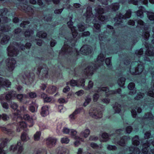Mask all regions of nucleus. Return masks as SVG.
<instances>
[{"instance_id": "obj_1", "label": "nucleus", "mask_w": 154, "mask_h": 154, "mask_svg": "<svg viewBox=\"0 0 154 154\" xmlns=\"http://www.w3.org/2000/svg\"><path fill=\"white\" fill-rule=\"evenodd\" d=\"M150 46H151L150 45ZM146 48V51L145 56H141L143 54V49L141 48L138 51H136L135 54L140 58L138 61H134L131 63V67L129 69H127V71L129 69L130 73L133 75H137L141 74L143 72L144 66L143 64L145 63L146 61H150V59L147 57L146 56H151L154 55V48L150 47Z\"/></svg>"}, {"instance_id": "obj_2", "label": "nucleus", "mask_w": 154, "mask_h": 154, "mask_svg": "<svg viewBox=\"0 0 154 154\" xmlns=\"http://www.w3.org/2000/svg\"><path fill=\"white\" fill-rule=\"evenodd\" d=\"M92 8L90 6L87 8L86 13L84 14V16L86 17V22L89 23L88 26H93V29L94 32H98L100 31V25L98 23L100 21L105 23L108 20V19L102 15L104 13V11L103 9L98 6L95 9L96 14L95 17L93 16L92 13Z\"/></svg>"}, {"instance_id": "obj_3", "label": "nucleus", "mask_w": 154, "mask_h": 154, "mask_svg": "<svg viewBox=\"0 0 154 154\" xmlns=\"http://www.w3.org/2000/svg\"><path fill=\"white\" fill-rule=\"evenodd\" d=\"M67 24L68 26L71 30L74 39H72V38H68L67 37L65 38L66 40L64 45L59 54L60 55L73 54V60L74 61L76 59V56L78 53V51H77L75 48H73L77 41V38H75L77 35L78 33L77 31L75 29V27L72 26L73 23L71 20L68 22Z\"/></svg>"}, {"instance_id": "obj_4", "label": "nucleus", "mask_w": 154, "mask_h": 154, "mask_svg": "<svg viewBox=\"0 0 154 154\" xmlns=\"http://www.w3.org/2000/svg\"><path fill=\"white\" fill-rule=\"evenodd\" d=\"M105 57L103 54H100L98 56L97 61H95V63L89 65L85 69V74L87 76L92 75L93 74L94 70L103 64Z\"/></svg>"}, {"instance_id": "obj_5", "label": "nucleus", "mask_w": 154, "mask_h": 154, "mask_svg": "<svg viewBox=\"0 0 154 154\" xmlns=\"http://www.w3.org/2000/svg\"><path fill=\"white\" fill-rule=\"evenodd\" d=\"M11 107L14 110L15 112L14 114L15 116V118H17L16 121L18 122L17 125L16 131L17 132H20L22 129H25L27 126V125L25 122L23 121H20L21 119V117L19 115L20 111L17 110L18 105L17 103L14 102H12L11 104Z\"/></svg>"}, {"instance_id": "obj_6", "label": "nucleus", "mask_w": 154, "mask_h": 154, "mask_svg": "<svg viewBox=\"0 0 154 154\" xmlns=\"http://www.w3.org/2000/svg\"><path fill=\"white\" fill-rule=\"evenodd\" d=\"M95 93L93 96V99L94 102L97 101L99 97V94L98 93L101 91H104L106 93V95L108 97L110 94H114L117 93L120 94L121 92V89L120 88L118 89L116 91H109V89L107 87H103L102 88H98L94 90Z\"/></svg>"}, {"instance_id": "obj_7", "label": "nucleus", "mask_w": 154, "mask_h": 154, "mask_svg": "<svg viewBox=\"0 0 154 154\" xmlns=\"http://www.w3.org/2000/svg\"><path fill=\"white\" fill-rule=\"evenodd\" d=\"M124 131V129H120L116 130L115 132L116 136H114V139L112 142L116 144L117 143L118 144L122 146H124L125 145V141L130 139L129 137L125 136L121 138L120 140L118 141V139L120 137Z\"/></svg>"}, {"instance_id": "obj_8", "label": "nucleus", "mask_w": 154, "mask_h": 154, "mask_svg": "<svg viewBox=\"0 0 154 154\" xmlns=\"http://www.w3.org/2000/svg\"><path fill=\"white\" fill-rule=\"evenodd\" d=\"M137 22V27L141 28L143 31H144L142 35V36L145 40H147L149 36V32L147 31H146L148 29V26L146 25L145 23L142 20H139Z\"/></svg>"}, {"instance_id": "obj_9", "label": "nucleus", "mask_w": 154, "mask_h": 154, "mask_svg": "<svg viewBox=\"0 0 154 154\" xmlns=\"http://www.w3.org/2000/svg\"><path fill=\"white\" fill-rule=\"evenodd\" d=\"M48 68L46 65L40 66L38 68L37 74L41 79L47 78L48 76Z\"/></svg>"}, {"instance_id": "obj_10", "label": "nucleus", "mask_w": 154, "mask_h": 154, "mask_svg": "<svg viewBox=\"0 0 154 154\" xmlns=\"http://www.w3.org/2000/svg\"><path fill=\"white\" fill-rule=\"evenodd\" d=\"M89 114L92 118L96 119L100 118L102 116L101 111L94 108L91 109L89 110Z\"/></svg>"}, {"instance_id": "obj_11", "label": "nucleus", "mask_w": 154, "mask_h": 154, "mask_svg": "<svg viewBox=\"0 0 154 154\" xmlns=\"http://www.w3.org/2000/svg\"><path fill=\"white\" fill-rule=\"evenodd\" d=\"M20 79L23 83L28 85L31 83L33 80V79L30 76L29 73H27L23 75H20Z\"/></svg>"}, {"instance_id": "obj_12", "label": "nucleus", "mask_w": 154, "mask_h": 154, "mask_svg": "<svg viewBox=\"0 0 154 154\" xmlns=\"http://www.w3.org/2000/svg\"><path fill=\"white\" fill-rule=\"evenodd\" d=\"M7 69L9 71H12L14 69L16 61L12 57L8 58L6 60Z\"/></svg>"}, {"instance_id": "obj_13", "label": "nucleus", "mask_w": 154, "mask_h": 154, "mask_svg": "<svg viewBox=\"0 0 154 154\" xmlns=\"http://www.w3.org/2000/svg\"><path fill=\"white\" fill-rule=\"evenodd\" d=\"M8 55L9 56H16L18 54L19 51L16 47L11 44L7 48Z\"/></svg>"}, {"instance_id": "obj_14", "label": "nucleus", "mask_w": 154, "mask_h": 154, "mask_svg": "<svg viewBox=\"0 0 154 154\" xmlns=\"http://www.w3.org/2000/svg\"><path fill=\"white\" fill-rule=\"evenodd\" d=\"M18 149L17 153H20L23 150V144L21 141L17 142V145H12L10 147V151H14Z\"/></svg>"}, {"instance_id": "obj_15", "label": "nucleus", "mask_w": 154, "mask_h": 154, "mask_svg": "<svg viewBox=\"0 0 154 154\" xmlns=\"http://www.w3.org/2000/svg\"><path fill=\"white\" fill-rule=\"evenodd\" d=\"M11 20L8 19L7 17H2V24H0V31H2L3 32H7L10 29L9 26H8L4 25L3 24V22L4 23H6L10 21Z\"/></svg>"}, {"instance_id": "obj_16", "label": "nucleus", "mask_w": 154, "mask_h": 154, "mask_svg": "<svg viewBox=\"0 0 154 154\" xmlns=\"http://www.w3.org/2000/svg\"><path fill=\"white\" fill-rule=\"evenodd\" d=\"M92 51L91 46L87 45H83L80 50V52L84 55H88L92 52Z\"/></svg>"}, {"instance_id": "obj_17", "label": "nucleus", "mask_w": 154, "mask_h": 154, "mask_svg": "<svg viewBox=\"0 0 154 154\" xmlns=\"http://www.w3.org/2000/svg\"><path fill=\"white\" fill-rule=\"evenodd\" d=\"M23 118L25 120L31 123V124L29 125V127H31L33 126L34 124L33 120L36 119V117L34 115L33 116L30 117L29 115L26 114L24 115Z\"/></svg>"}, {"instance_id": "obj_18", "label": "nucleus", "mask_w": 154, "mask_h": 154, "mask_svg": "<svg viewBox=\"0 0 154 154\" xmlns=\"http://www.w3.org/2000/svg\"><path fill=\"white\" fill-rule=\"evenodd\" d=\"M9 140L7 139H2L0 138V154H5V151L3 149Z\"/></svg>"}, {"instance_id": "obj_19", "label": "nucleus", "mask_w": 154, "mask_h": 154, "mask_svg": "<svg viewBox=\"0 0 154 154\" xmlns=\"http://www.w3.org/2000/svg\"><path fill=\"white\" fill-rule=\"evenodd\" d=\"M57 139L53 137L48 138L46 140V144L48 147L51 148L54 146L57 141Z\"/></svg>"}, {"instance_id": "obj_20", "label": "nucleus", "mask_w": 154, "mask_h": 154, "mask_svg": "<svg viewBox=\"0 0 154 154\" xmlns=\"http://www.w3.org/2000/svg\"><path fill=\"white\" fill-rule=\"evenodd\" d=\"M11 84L8 80L0 77V87H9Z\"/></svg>"}, {"instance_id": "obj_21", "label": "nucleus", "mask_w": 154, "mask_h": 154, "mask_svg": "<svg viewBox=\"0 0 154 154\" xmlns=\"http://www.w3.org/2000/svg\"><path fill=\"white\" fill-rule=\"evenodd\" d=\"M106 35H105L104 34H101L99 36V38L100 41V44L101 48H103V44H105L108 41H109V40L106 38Z\"/></svg>"}, {"instance_id": "obj_22", "label": "nucleus", "mask_w": 154, "mask_h": 154, "mask_svg": "<svg viewBox=\"0 0 154 154\" xmlns=\"http://www.w3.org/2000/svg\"><path fill=\"white\" fill-rule=\"evenodd\" d=\"M82 108H79L76 109L74 112L69 116V118L70 119V121L72 122L75 119L76 117V116L79 114L82 110Z\"/></svg>"}, {"instance_id": "obj_23", "label": "nucleus", "mask_w": 154, "mask_h": 154, "mask_svg": "<svg viewBox=\"0 0 154 154\" xmlns=\"http://www.w3.org/2000/svg\"><path fill=\"white\" fill-rule=\"evenodd\" d=\"M77 133V131L74 129H71L69 134L71 137L75 140L79 139L82 141H84V139L82 138H81L76 135Z\"/></svg>"}, {"instance_id": "obj_24", "label": "nucleus", "mask_w": 154, "mask_h": 154, "mask_svg": "<svg viewBox=\"0 0 154 154\" xmlns=\"http://www.w3.org/2000/svg\"><path fill=\"white\" fill-rule=\"evenodd\" d=\"M16 97V91H11L5 95V98L7 100L13 99Z\"/></svg>"}, {"instance_id": "obj_25", "label": "nucleus", "mask_w": 154, "mask_h": 154, "mask_svg": "<svg viewBox=\"0 0 154 154\" xmlns=\"http://www.w3.org/2000/svg\"><path fill=\"white\" fill-rule=\"evenodd\" d=\"M21 8L26 12H29L31 14L33 13V9L30 6H28L26 4H22L20 6Z\"/></svg>"}, {"instance_id": "obj_26", "label": "nucleus", "mask_w": 154, "mask_h": 154, "mask_svg": "<svg viewBox=\"0 0 154 154\" xmlns=\"http://www.w3.org/2000/svg\"><path fill=\"white\" fill-rule=\"evenodd\" d=\"M49 107L48 106L45 105L42 107L41 111V115L45 117L49 114Z\"/></svg>"}, {"instance_id": "obj_27", "label": "nucleus", "mask_w": 154, "mask_h": 154, "mask_svg": "<svg viewBox=\"0 0 154 154\" xmlns=\"http://www.w3.org/2000/svg\"><path fill=\"white\" fill-rule=\"evenodd\" d=\"M56 152L57 154H69V150L63 147H60L57 148Z\"/></svg>"}, {"instance_id": "obj_28", "label": "nucleus", "mask_w": 154, "mask_h": 154, "mask_svg": "<svg viewBox=\"0 0 154 154\" xmlns=\"http://www.w3.org/2000/svg\"><path fill=\"white\" fill-rule=\"evenodd\" d=\"M116 134L115 133L114 134H112L109 135L107 133H103L102 135V138L103 139V142H106L109 139H111L110 137H113V138H114V136H116Z\"/></svg>"}, {"instance_id": "obj_29", "label": "nucleus", "mask_w": 154, "mask_h": 154, "mask_svg": "<svg viewBox=\"0 0 154 154\" xmlns=\"http://www.w3.org/2000/svg\"><path fill=\"white\" fill-rule=\"evenodd\" d=\"M90 130L88 128H86L85 129L81 132L80 133V136L86 138L90 135Z\"/></svg>"}, {"instance_id": "obj_30", "label": "nucleus", "mask_w": 154, "mask_h": 154, "mask_svg": "<svg viewBox=\"0 0 154 154\" xmlns=\"http://www.w3.org/2000/svg\"><path fill=\"white\" fill-rule=\"evenodd\" d=\"M134 87L135 85L134 83L131 82L129 84L128 88L131 90V91L129 92V94L132 95L136 93V90Z\"/></svg>"}, {"instance_id": "obj_31", "label": "nucleus", "mask_w": 154, "mask_h": 154, "mask_svg": "<svg viewBox=\"0 0 154 154\" xmlns=\"http://www.w3.org/2000/svg\"><path fill=\"white\" fill-rule=\"evenodd\" d=\"M154 118V116L151 112H147L146 113L144 116L140 119L142 122H143L145 119L152 120Z\"/></svg>"}, {"instance_id": "obj_32", "label": "nucleus", "mask_w": 154, "mask_h": 154, "mask_svg": "<svg viewBox=\"0 0 154 154\" xmlns=\"http://www.w3.org/2000/svg\"><path fill=\"white\" fill-rule=\"evenodd\" d=\"M38 105L35 102H32L30 105L29 109L32 113H35L37 111Z\"/></svg>"}, {"instance_id": "obj_33", "label": "nucleus", "mask_w": 154, "mask_h": 154, "mask_svg": "<svg viewBox=\"0 0 154 154\" xmlns=\"http://www.w3.org/2000/svg\"><path fill=\"white\" fill-rule=\"evenodd\" d=\"M57 89V88L55 86H50L46 90V92L50 94H53L54 93Z\"/></svg>"}, {"instance_id": "obj_34", "label": "nucleus", "mask_w": 154, "mask_h": 154, "mask_svg": "<svg viewBox=\"0 0 154 154\" xmlns=\"http://www.w3.org/2000/svg\"><path fill=\"white\" fill-rule=\"evenodd\" d=\"M131 11L130 10H128L127 11V12L124 15H122L121 13H119V15H120V17L119 18V20H121L120 21H119L120 22L121 21V18H123L124 19H125L127 18H130L131 15Z\"/></svg>"}, {"instance_id": "obj_35", "label": "nucleus", "mask_w": 154, "mask_h": 154, "mask_svg": "<svg viewBox=\"0 0 154 154\" xmlns=\"http://www.w3.org/2000/svg\"><path fill=\"white\" fill-rule=\"evenodd\" d=\"M139 8V10L137 12V16L141 18L143 17V13L145 11V9L144 7L140 6Z\"/></svg>"}, {"instance_id": "obj_36", "label": "nucleus", "mask_w": 154, "mask_h": 154, "mask_svg": "<svg viewBox=\"0 0 154 154\" xmlns=\"http://www.w3.org/2000/svg\"><path fill=\"white\" fill-rule=\"evenodd\" d=\"M112 106L116 113H119L120 112L121 106L120 104L117 103H116L114 104H112Z\"/></svg>"}, {"instance_id": "obj_37", "label": "nucleus", "mask_w": 154, "mask_h": 154, "mask_svg": "<svg viewBox=\"0 0 154 154\" xmlns=\"http://www.w3.org/2000/svg\"><path fill=\"white\" fill-rule=\"evenodd\" d=\"M14 45L20 48L22 50H23L25 49V47H26V48H29L31 45V44L30 43H26V44L25 46L24 45H23L22 44H19L17 43H15Z\"/></svg>"}, {"instance_id": "obj_38", "label": "nucleus", "mask_w": 154, "mask_h": 154, "mask_svg": "<svg viewBox=\"0 0 154 154\" xmlns=\"http://www.w3.org/2000/svg\"><path fill=\"white\" fill-rule=\"evenodd\" d=\"M129 149L130 151L133 152L129 154H140V149L137 147L131 146L129 148Z\"/></svg>"}, {"instance_id": "obj_39", "label": "nucleus", "mask_w": 154, "mask_h": 154, "mask_svg": "<svg viewBox=\"0 0 154 154\" xmlns=\"http://www.w3.org/2000/svg\"><path fill=\"white\" fill-rule=\"evenodd\" d=\"M119 3H115L112 4L110 6V8H109V9L113 11H116L119 9Z\"/></svg>"}, {"instance_id": "obj_40", "label": "nucleus", "mask_w": 154, "mask_h": 154, "mask_svg": "<svg viewBox=\"0 0 154 154\" xmlns=\"http://www.w3.org/2000/svg\"><path fill=\"white\" fill-rule=\"evenodd\" d=\"M16 97L20 101H23L24 98H26L28 97V96L26 94H19L16 95Z\"/></svg>"}, {"instance_id": "obj_41", "label": "nucleus", "mask_w": 154, "mask_h": 154, "mask_svg": "<svg viewBox=\"0 0 154 154\" xmlns=\"http://www.w3.org/2000/svg\"><path fill=\"white\" fill-rule=\"evenodd\" d=\"M29 139L27 134L24 132L22 133L21 136V139L23 141L26 142Z\"/></svg>"}, {"instance_id": "obj_42", "label": "nucleus", "mask_w": 154, "mask_h": 154, "mask_svg": "<svg viewBox=\"0 0 154 154\" xmlns=\"http://www.w3.org/2000/svg\"><path fill=\"white\" fill-rule=\"evenodd\" d=\"M10 39V37L8 35H6L4 36L2 39L1 43L2 45H5L7 44L9 40Z\"/></svg>"}, {"instance_id": "obj_43", "label": "nucleus", "mask_w": 154, "mask_h": 154, "mask_svg": "<svg viewBox=\"0 0 154 154\" xmlns=\"http://www.w3.org/2000/svg\"><path fill=\"white\" fill-rule=\"evenodd\" d=\"M91 101V98L89 95H87L85 98V101L84 102L83 106H86Z\"/></svg>"}, {"instance_id": "obj_44", "label": "nucleus", "mask_w": 154, "mask_h": 154, "mask_svg": "<svg viewBox=\"0 0 154 154\" xmlns=\"http://www.w3.org/2000/svg\"><path fill=\"white\" fill-rule=\"evenodd\" d=\"M132 141V144L134 146H137L139 145L140 142L139 141L138 136H136L133 138Z\"/></svg>"}, {"instance_id": "obj_45", "label": "nucleus", "mask_w": 154, "mask_h": 154, "mask_svg": "<svg viewBox=\"0 0 154 154\" xmlns=\"http://www.w3.org/2000/svg\"><path fill=\"white\" fill-rule=\"evenodd\" d=\"M120 17V15H119L117 14L116 17L114 18V20L116 22V23L115 24V26H116L117 25H121V24L122 23V19H124L123 18H121V21L120 22L119 21H120L121 20H119V18Z\"/></svg>"}, {"instance_id": "obj_46", "label": "nucleus", "mask_w": 154, "mask_h": 154, "mask_svg": "<svg viewBox=\"0 0 154 154\" xmlns=\"http://www.w3.org/2000/svg\"><path fill=\"white\" fill-rule=\"evenodd\" d=\"M0 128L2 131L5 132L6 134L9 135H11L13 132L12 131L11 129H7L5 127H1Z\"/></svg>"}, {"instance_id": "obj_47", "label": "nucleus", "mask_w": 154, "mask_h": 154, "mask_svg": "<svg viewBox=\"0 0 154 154\" xmlns=\"http://www.w3.org/2000/svg\"><path fill=\"white\" fill-rule=\"evenodd\" d=\"M41 134V133L40 131H37L33 136L34 140L35 141L39 140L40 139Z\"/></svg>"}, {"instance_id": "obj_48", "label": "nucleus", "mask_w": 154, "mask_h": 154, "mask_svg": "<svg viewBox=\"0 0 154 154\" xmlns=\"http://www.w3.org/2000/svg\"><path fill=\"white\" fill-rule=\"evenodd\" d=\"M125 80V78L121 77L118 80V83L119 85L122 87H123L124 85Z\"/></svg>"}, {"instance_id": "obj_49", "label": "nucleus", "mask_w": 154, "mask_h": 154, "mask_svg": "<svg viewBox=\"0 0 154 154\" xmlns=\"http://www.w3.org/2000/svg\"><path fill=\"white\" fill-rule=\"evenodd\" d=\"M111 62V57L107 58L105 60V63L107 66L111 69V67L112 64Z\"/></svg>"}, {"instance_id": "obj_50", "label": "nucleus", "mask_w": 154, "mask_h": 154, "mask_svg": "<svg viewBox=\"0 0 154 154\" xmlns=\"http://www.w3.org/2000/svg\"><path fill=\"white\" fill-rule=\"evenodd\" d=\"M78 27L79 31H82L84 30L87 27V26H85L84 25V23H79L78 25Z\"/></svg>"}, {"instance_id": "obj_51", "label": "nucleus", "mask_w": 154, "mask_h": 154, "mask_svg": "<svg viewBox=\"0 0 154 154\" xmlns=\"http://www.w3.org/2000/svg\"><path fill=\"white\" fill-rule=\"evenodd\" d=\"M47 34L46 33L42 31L39 32H37V36L39 37L44 38L47 36Z\"/></svg>"}, {"instance_id": "obj_52", "label": "nucleus", "mask_w": 154, "mask_h": 154, "mask_svg": "<svg viewBox=\"0 0 154 154\" xmlns=\"http://www.w3.org/2000/svg\"><path fill=\"white\" fill-rule=\"evenodd\" d=\"M46 150L45 149H39L36 152H35L33 154H47Z\"/></svg>"}, {"instance_id": "obj_53", "label": "nucleus", "mask_w": 154, "mask_h": 154, "mask_svg": "<svg viewBox=\"0 0 154 154\" xmlns=\"http://www.w3.org/2000/svg\"><path fill=\"white\" fill-rule=\"evenodd\" d=\"M85 80L84 79H80L77 81V84H81L79 87H84L85 85Z\"/></svg>"}, {"instance_id": "obj_54", "label": "nucleus", "mask_w": 154, "mask_h": 154, "mask_svg": "<svg viewBox=\"0 0 154 154\" xmlns=\"http://www.w3.org/2000/svg\"><path fill=\"white\" fill-rule=\"evenodd\" d=\"M147 14L149 19L151 20H154V13L147 12Z\"/></svg>"}, {"instance_id": "obj_55", "label": "nucleus", "mask_w": 154, "mask_h": 154, "mask_svg": "<svg viewBox=\"0 0 154 154\" xmlns=\"http://www.w3.org/2000/svg\"><path fill=\"white\" fill-rule=\"evenodd\" d=\"M69 83L72 86H76L77 87H79V86L81 85V84H77V81L74 80H71Z\"/></svg>"}, {"instance_id": "obj_56", "label": "nucleus", "mask_w": 154, "mask_h": 154, "mask_svg": "<svg viewBox=\"0 0 154 154\" xmlns=\"http://www.w3.org/2000/svg\"><path fill=\"white\" fill-rule=\"evenodd\" d=\"M62 124L61 123H59L57 125L56 129V132L59 135L61 134L60 130L62 127Z\"/></svg>"}, {"instance_id": "obj_57", "label": "nucleus", "mask_w": 154, "mask_h": 154, "mask_svg": "<svg viewBox=\"0 0 154 154\" xmlns=\"http://www.w3.org/2000/svg\"><path fill=\"white\" fill-rule=\"evenodd\" d=\"M117 149V147L114 145H108L107 147V149L109 150H116Z\"/></svg>"}, {"instance_id": "obj_58", "label": "nucleus", "mask_w": 154, "mask_h": 154, "mask_svg": "<svg viewBox=\"0 0 154 154\" xmlns=\"http://www.w3.org/2000/svg\"><path fill=\"white\" fill-rule=\"evenodd\" d=\"M33 33V32L32 30H28L25 32L24 35L26 37H28L30 36Z\"/></svg>"}, {"instance_id": "obj_59", "label": "nucleus", "mask_w": 154, "mask_h": 154, "mask_svg": "<svg viewBox=\"0 0 154 154\" xmlns=\"http://www.w3.org/2000/svg\"><path fill=\"white\" fill-rule=\"evenodd\" d=\"M2 119L4 121L8 120L9 119V117L5 113H3L2 114Z\"/></svg>"}, {"instance_id": "obj_60", "label": "nucleus", "mask_w": 154, "mask_h": 154, "mask_svg": "<svg viewBox=\"0 0 154 154\" xmlns=\"http://www.w3.org/2000/svg\"><path fill=\"white\" fill-rule=\"evenodd\" d=\"M144 95L143 93L140 92L137 94V96L135 97L134 99L135 100H139L140 99L143 98Z\"/></svg>"}, {"instance_id": "obj_61", "label": "nucleus", "mask_w": 154, "mask_h": 154, "mask_svg": "<svg viewBox=\"0 0 154 154\" xmlns=\"http://www.w3.org/2000/svg\"><path fill=\"white\" fill-rule=\"evenodd\" d=\"M8 12V10L7 8L0 9V14H2V16L7 15Z\"/></svg>"}, {"instance_id": "obj_62", "label": "nucleus", "mask_w": 154, "mask_h": 154, "mask_svg": "<svg viewBox=\"0 0 154 154\" xmlns=\"http://www.w3.org/2000/svg\"><path fill=\"white\" fill-rule=\"evenodd\" d=\"M38 125L40 129L42 130H44L48 128V127L42 123H40L38 124Z\"/></svg>"}, {"instance_id": "obj_63", "label": "nucleus", "mask_w": 154, "mask_h": 154, "mask_svg": "<svg viewBox=\"0 0 154 154\" xmlns=\"http://www.w3.org/2000/svg\"><path fill=\"white\" fill-rule=\"evenodd\" d=\"M69 141V140L67 137H63L61 139V142L63 143H68Z\"/></svg>"}, {"instance_id": "obj_64", "label": "nucleus", "mask_w": 154, "mask_h": 154, "mask_svg": "<svg viewBox=\"0 0 154 154\" xmlns=\"http://www.w3.org/2000/svg\"><path fill=\"white\" fill-rule=\"evenodd\" d=\"M2 105L3 107L6 109H8L9 107L8 105V103L4 101H1Z\"/></svg>"}]
</instances>
